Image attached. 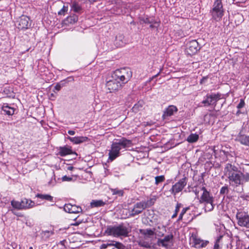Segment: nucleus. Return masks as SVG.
<instances>
[{"instance_id": "c03bdc74", "label": "nucleus", "mask_w": 249, "mask_h": 249, "mask_svg": "<svg viewBox=\"0 0 249 249\" xmlns=\"http://www.w3.org/2000/svg\"><path fill=\"white\" fill-rule=\"evenodd\" d=\"M113 244H111V241H108L107 243H105V244H103L101 246V249H106L108 247H111V246Z\"/></svg>"}, {"instance_id": "b1692460", "label": "nucleus", "mask_w": 249, "mask_h": 249, "mask_svg": "<svg viewBox=\"0 0 249 249\" xmlns=\"http://www.w3.org/2000/svg\"><path fill=\"white\" fill-rule=\"evenodd\" d=\"M155 231L156 229H140V232L146 237H150L154 235Z\"/></svg>"}, {"instance_id": "1a4fd4ad", "label": "nucleus", "mask_w": 249, "mask_h": 249, "mask_svg": "<svg viewBox=\"0 0 249 249\" xmlns=\"http://www.w3.org/2000/svg\"><path fill=\"white\" fill-rule=\"evenodd\" d=\"M126 4L121 0H117L115 5L110 9L111 13L115 15L124 14L126 13Z\"/></svg>"}, {"instance_id": "680f3d73", "label": "nucleus", "mask_w": 249, "mask_h": 249, "mask_svg": "<svg viewBox=\"0 0 249 249\" xmlns=\"http://www.w3.org/2000/svg\"><path fill=\"white\" fill-rule=\"evenodd\" d=\"M55 96H54V95L53 94V93H51L50 95V98L52 99V100H53V98H55Z\"/></svg>"}, {"instance_id": "473e14b6", "label": "nucleus", "mask_w": 249, "mask_h": 249, "mask_svg": "<svg viewBox=\"0 0 249 249\" xmlns=\"http://www.w3.org/2000/svg\"><path fill=\"white\" fill-rule=\"evenodd\" d=\"M11 205L12 207L18 210H23L22 207L21 201L19 202L13 200L11 202Z\"/></svg>"}, {"instance_id": "052dcab7", "label": "nucleus", "mask_w": 249, "mask_h": 249, "mask_svg": "<svg viewBox=\"0 0 249 249\" xmlns=\"http://www.w3.org/2000/svg\"><path fill=\"white\" fill-rule=\"evenodd\" d=\"M73 168H74V167L73 166H69L68 167L67 169H68V170L71 171L73 170Z\"/></svg>"}, {"instance_id": "c85d7f7f", "label": "nucleus", "mask_w": 249, "mask_h": 249, "mask_svg": "<svg viewBox=\"0 0 249 249\" xmlns=\"http://www.w3.org/2000/svg\"><path fill=\"white\" fill-rule=\"evenodd\" d=\"M36 196L42 200H46L50 202H53V197L50 195L37 194L36 195Z\"/></svg>"}, {"instance_id": "f03ea898", "label": "nucleus", "mask_w": 249, "mask_h": 249, "mask_svg": "<svg viewBox=\"0 0 249 249\" xmlns=\"http://www.w3.org/2000/svg\"><path fill=\"white\" fill-rule=\"evenodd\" d=\"M130 231V230L128 227L123 224H121L118 226H108L105 231V233L108 235L113 237H126L128 235Z\"/></svg>"}, {"instance_id": "4c0bfd02", "label": "nucleus", "mask_w": 249, "mask_h": 249, "mask_svg": "<svg viewBox=\"0 0 249 249\" xmlns=\"http://www.w3.org/2000/svg\"><path fill=\"white\" fill-rule=\"evenodd\" d=\"M223 237V236L220 235L218 236L215 240V242L214 243V245L213 246V249H220V246H219V243L220 241L221 240L222 238Z\"/></svg>"}, {"instance_id": "4d7b16f0", "label": "nucleus", "mask_w": 249, "mask_h": 249, "mask_svg": "<svg viewBox=\"0 0 249 249\" xmlns=\"http://www.w3.org/2000/svg\"><path fill=\"white\" fill-rule=\"evenodd\" d=\"M68 133L71 135H74L75 134V131L73 130H69Z\"/></svg>"}, {"instance_id": "e2e57ef3", "label": "nucleus", "mask_w": 249, "mask_h": 249, "mask_svg": "<svg viewBox=\"0 0 249 249\" xmlns=\"http://www.w3.org/2000/svg\"><path fill=\"white\" fill-rule=\"evenodd\" d=\"M177 215H178V213H174L172 216V218H175L176 217H177Z\"/></svg>"}, {"instance_id": "f704fd0d", "label": "nucleus", "mask_w": 249, "mask_h": 249, "mask_svg": "<svg viewBox=\"0 0 249 249\" xmlns=\"http://www.w3.org/2000/svg\"><path fill=\"white\" fill-rule=\"evenodd\" d=\"M138 244L139 246L144 247L145 248H151V245L147 241H145L143 240H139L138 241Z\"/></svg>"}, {"instance_id": "7c9ffc66", "label": "nucleus", "mask_w": 249, "mask_h": 249, "mask_svg": "<svg viewBox=\"0 0 249 249\" xmlns=\"http://www.w3.org/2000/svg\"><path fill=\"white\" fill-rule=\"evenodd\" d=\"M105 205V203L102 200H93L90 202V206L92 208L100 207Z\"/></svg>"}, {"instance_id": "c9c22d12", "label": "nucleus", "mask_w": 249, "mask_h": 249, "mask_svg": "<svg viewBox=\"0 0 249 249\" xmlns=\"http://www.w3.org/2000/svg\"><path fill=\"white\" fill-rule=\"evenodd\" d=\"M78 18L77 16L73 15L68 17L67 18V20L70 24H74L78 21Z\"/></svg>"}, {"instance_id": "6ab92c4d", "label": "nucleus", "mask_w": 249, "mask_h": 249, "mask_svg": "<svg viewBox=\"0 0 249 249\" xmlns=\"http://www.w3.org/2000/svg\"><path fill=\"white\" fill-rule=\"evenodd\" d=\"M178 111L177 107L173 105H171L166 108L162 115L163 119H167L168 117L172 116L175 112Z\"/></svg>"}, {"instance_id": "a19ab883", "label": "nucleus", "mask_w": 249, "mask_h": 249, "mask_svg": "<svg viewBox=\"0 0 249 249\" xmlns=\"http://www.w3.org/2000/svg\"><path fill=\"white\" fill-rule=\"evenodd\" d=\"M142 107V104L141 102H138L137 104H135L132 108L133 111L134 112H137L138 110H140Z\"/></svg>"}, {"instance_id": "f257e3e1", "label": "nucleus", "mask_w": 249, "mask_h": 249, "mask_svg": "<svg viewBox=\"0 0 249 249\" xmlns=\"http://www.w3.org/2000/svg\"><path fill=\"white\" fill-rule=\"evenodd\" d=\"M224 172L232 186L237 187L249 181V173H242L236 166L231 164H226Z\"/></svg>"}, {"instance_id": "4468645a", "label": "nucleus", "mask_w": 249, "mask_h": 249, "mask_svg": "<svg viewBox=\"0 0 249 249\" xmlns=\"http://www.w3.org/2000/svg\"><path fill=\"white\" fill-rule=\"evenodd\" d=\"M121 149H126L130 147L132 145V141L128 140L124 137H122L121 139H117L114 142Z\"/></svg>"}, {"instance_id": "20e7f679", "label": "nucleus", "mask_w": 249, "mask_h": 249, "mask_svg": "<svg viewBox=\"0 0 249 249\" xmlns=\"http://www.w3.org/2000/svg\"><path fill=\"white\" fill-rule=\"evenodd\" d=\"M210 13L212 18L214 20L218 21L221 19L224 15V9L221 0H216L214 1Z\"/></svg>"}, {"instance_id": "69168bd1", "label": "nucleus", "mask_w": 249, "mask_h": 249, "mask_svg": "<svg viewBox=\"0 0 249 249\" xmlns=\"http://www.w3.org/2000/svg\"><path fill=\"white\" fill-rule=\"evenodd\" d=\"M90 3H93V2H95L96 0H88Z\"/></svg>"}, {"instance_id": "c756f323", "label": "nucleus", "mask_w": 249, "mask_h": 249, "mask_svg": "<svg viewBox=\"0 0 249 249\" xmlns=\"http://www.w3.org/2000/svg\"><path fill=\"white\" fill-rule=\"evenodd\" d=\"M233 19L236 25H238L244 21V18L242 14L237 13L233 16Z\"/></svg>"}, {"instance_id": "412c9836", "label": "nucleus", "mask_w": 249, "mask_h": 249, "mask_svg": "<svg viewBox=\"0 0 249 249\" xmlns=\"http://www.w3.org/2000/svg\"><path fill=\"white\" fill-rule=\"evenodd\" d=\"M22 209H28L35 206V203L31 199L23 198L21 200Z\"/></svg>"}, {"instance_id": "de8ad7c7", "label": "nucleus", "mask_w": 249, "mask_h": 249, "mask_svg": "<svg viewBox=\"0 0 249 249\" xmlns=\"http://www.w3.org/2000/svg\"><path fill=\"white\" fill-rule=\"evenodd\" d=\"M62 180L63 181H71L72 180V178L71 177H67V176H64L62 178Z\"/></svg>"}, {"instance_id": "7ed1b4c3", "label": "nucleus", "mask_w": 249, "mask_h": 249, "mask_svg": "<svg viewBox=\"0 0 249 249\" xmlns=\"http://www.w3.org/2000/svg\"><path fill=\"white\" fill-rule=\"evenodd\" d=\"M132 75L131 71L127 68H123L115 71L112 75L111 78L115 81H119L123 87L131 78Z\"/></svg>"}, {"instance_id": "2f4dec72", "label": "nucleus", "mask_w": 249, "mask_h": 249, "mask_svg": "<svg viewBox=\"0 0 249 249\" xmlns=\"http://www.w3.org/2000/svg\"><path fill=\"white\" fill-rule=\"evenodd\" d=\"M199 136L196 133L191 134L187 138V141L190 143H194L197 141Z\"/></svg>"}, {"instance_id": "9d476101", "label": "nucleus", "mask_w": 249, "mask_h": 249, "mask_svg": "<svg viewBox=\"0 0 249 249\" xmlns=\"http://www.w3.org/2000/svg\"><path fill=\"white\" fill-rule=\"evenodd\" d=\"M17 27L19 29L25 30L31 26L30 19L25 15L21 16L17 21Z\"/></svg>"}, {"instance_id": "ea45409f", "label": "nucleus", "mask_w": 249, "mask_h": 249, "mask_svg": "<svg viewBox=\"0 0 249 249\" xmlns=\"http://www.w3.org/2000/svg\"><path fill=\"white\" fill-rule=\"evenodd\" d=\"M165 180V177L163 175L157 176L155 177V184L158 185L159 183L163 182Z\"/></svg>"}, {"instance_id": "2eb2a0df", "label": "nucleus", "mask_w": 249, "mask_h": 249, "mask_svg": "<svg viewBox=\"0 0 249 249\" xmlns=\"http://www.w3.org/2000/svg\"><path fill=\"white\" fill-rule=\"evenodd\" d=\"M121 149L120 147H119L114 142H113L111 146V149L109 151L108 155H109V160L111 161H113L116 158H117L120 155V151Z\"/></svg>"}, {"instance_id": "423d86ee", "label": "nucleus", "mask_w": 249, "mask_h": 249, "mask_svg": "<svg viewBox=\"0 0 249 249\" xmlns=\"http://www.w3.org/2000/svg\"><path fill=\"white\" fill-rule=\"evenodd\" d=\"M221 98V94L220 93H211L207 94L204 100L202 102L205 107L210 106H215L217 102Z\"/></svg>"}, {"instance_id": "6e6d98bb", "label": "nucleus", "mask_w": 249, "mask_h": 249, "mask_svg": "<svg viewBox=\"0 0 249 249\" xmlns=\"http://www.w3.org/2000/svg\"><path fill=\"white\" fill-rule=\"evenodd\" d=\"M207 77H203L201 80H200V84H203V83H204L205 82V81L207 80Z\"/></svg>"}, {"instance_id": "864d4df0", "label": "nucleus", "mask_w": 249, "mask_h": 249, "mask_svg": "<svg viewBox=\"0 0 249 249\" xmlns=\"http://www.w3.org/2000/svg\"><path fill=\"white\" fill-rule=\"evenodd\" d=\"M61 88V86L60 84H56L55 87H54V89L57 90V91H59L60 90Z\"/></svg>"}, {"instance_id": "a211bd4d", "label": "nucleus", "mask_w": 249, "mask_h": 249, "mask_svg": "<svg viewBox=\"0 0 249 249\" xmlns=\"http://www.w3.org/2000/svg\"><path fill=\"white\" fill-rule=\"evenodd\" d=\"M64 210L69 213H78L82 211V208L75 205L66 204L64 206Z\"/></svg>"}, {"instance_id": "37998d69", "label": "nucleus", "mask_w": 249, "mask_h": 249, "mask_svg": "<svg viewBox=\"0 0 249 249\" xmlns=\"http://www.w3.org/2000/svg\"><path fill=\"white\" fill-rule=\"evenodd\" d=\"M140 21L141 23L142 22L146 24L153 23V21L150 20V19L148 18H141L140 19Z\"/></svg>"}, {"instance_id": "f8f14e48", "label": "nucleus", "mask_w": 249, "mask_h": 249, "mask_svg": "<svg viewBox=\"0 0 249 249\" xmlns=\"http://www.w3.org/2000/svg\"><path fill=\"white\" fill-rule=\"evenodd\" d=\"M106 86L109 92H115L122 88L119 81H115L112 78L111 79L107 82Z\"/></svg>"}, {"instance_id": "dca6fc26", "label": "nucleus", "mask_w": 249, "mask_h": 249, "mask_svg": "<svg viewBox=\"0 0 249 249\" xmlns=\"http://www.w3.org/2000/svg\"><path fill=\"white\" fill-rule=\"evenodd\" d=\"M173 235L171 234L166 235L163 239H159L157 241V245L166 249L169 248V244L172 243Z\"/></svg>"}, {"instance_id": "a18cd8bd", "label": "nucleus", "mask_w": 249, "mask_h": 249, "mask_svg": "<svg viewBox=\"0 0 249 249\" xmlns=\"http://www.w3.org/2000/svg\"><path fill=\"white\" fill-rule=\"evenodd\" d=\"M68 10V7L63 6V8L58 12V14L59 15H64L65 12Z\"/></svg>"}, {"instance_id": "603ef678", "label": "nucleus", "mask_w": 249, "mask_h": 249, "mask_svg": "<svg viewBox=\"0 0 249 249\" xmlns=\"http://www.w3.org/2000/svg\"><path fill=\"white\" fill-rule=\"evenodd\" d=\"M247 0H233V2L235 3H244Z\"/></svg>"}, {"instance_id": "f3484780", "label": "nucleus", "mask_w": 249, "mask_h": 249, "mask_svg": "<svg viewBox=\"0 0 249 249\" xmlns=\"http://www.w3.org/2000/svg\"><path fill=\"white\" fill-rule=\"evenodd\" d=\"M201 190L203 191V193L199 199L200 203L202 204L204 202H209L214 199L213 196L210 194V192L207 190L205 187H202L201 188Z\"/></svg>"}, {"instance_id": "ddd939ff", "label": "nucleus", "mask_w": 249, "mask_h": 249, "mask_svg": "<svg viewBox=\"0 0 249 249\" xmlns=\"http://www.w3.org/2000/svg\"><path fill=\"white\" fill-rule=\"evenodd\" d=\"M236 218L238 224L241 227L249 229V215L246 213H237Z\"/></svg>"}, {"instance_id": "0e129e2a", "label": "nucleus", "mask_w": 249, "mask_h": 249, "mask_svg": "<svg viewBox=\"0 0 249 249\" xmlns=\"http://www.w3.org/2000/svg\"><path fill=\"white\" fill-rule=\"evenodd\" d=\"M65 242V240H63V241H61L60 242V244L62 245V246H64V243Z\"/></svg>"}, {"instance_id": "5fc2aeb1", "label": "nucleus", "mask_w": 249, "mask_h": 249, "mask_svg": "<svg viewBox=\"0 0 249 249\" xmlns=\"http://www.w3.org/2000/svg\"><path fill=\"white\" fill-rule=\"evenodd\" d=\"M55 179L52 178L51 180L49 182V184L50 185H53L55 183Z\"/></svg>"}, {"instance_id": "4be33fe9", "label": "nucleus", "mask_w": 249, "mask_h": 249, "mask_svg": "<svg viewBox=\"0 0 249 249\" xmlns=\"http://www.w3.org/2000/svg\"><path fill=\"white\" fill-rule=\"evenodd\" d=\"M67 139L74 144H79L88 141V138L87 137L80 136L71 137L68 136Z\"/></svg>"}, {"instance_id": "9b49d317", "label": "nucleus", "mask_w": 249, "mask_h": 249, "mask_svg": "<svg viewBox=\"0 0 249 249\" xmlns=\"http://www.w3.org/2000/svg\"><path fill=\"white\" fill-rule=\"evenodd\" d=\"M192 247L196 249H202L205 248L209 243L208 240H204L198 237L196 235H192Z\"/></svg>"}, {"instance_id": "13d9d810", "label": "nucleus", "mask_w": 249, "mask_h": 249, "mask_svg": "<svg viewBox=\"0 0 249 249\" xmlns=\"http://www.w3.org/2000/svg\"><path fill=\"white\" fill-rule=\"evenodd\" d=\"M183 215L180 214L179 216H178V221H181L182 220V218H183Z\"/></svg>"}, {"instance_id": "39448f33", "label": "nucleus", "mask_w": 249, "mask_h": 249, "mask_svg": "<svg viewBox=\"0 0 249 249\" xmlns=\"http://www.w3.org/2000/svg\"><path fill=\"white\" fill-rule=\"evenodd\" d=\"M187 183V178L186 177L183 178L173 185L169 192L175 197L177 194L183 190Z\"/></svg>"}, {"instance_id": "8fccbe9b", "label": "nucleus", "mask_w": 249, "mask_h": 249, "mask_svg": "<svg viewBox=\"0 0 249 249\" xmlns=\"http://www.w3.org/2000/svg\"><path fill=\"white\" fill-rule=\"evenodd\" d=\"M11 211L14 214H15L18 217H23V215L21 213H17L16 212H15V211L12 210H11Z\"/></svg>"}, {"instance_id": "bf43d9fd", "label": "nucleus", "mask_w": 249, "mask_h": 249, "mask_svg": "<svg viewBox=\"0 0 249 249\" xmlns=\"http://www.w3.org/2000/svg\"><path fill=\"white\" fill-rule=\"evenodd\" d=\"M11 245H12V248H13V249H15V248H17V245L16 243H12V244H11Z\"/></svg>"}, {"instance_id": "09e8293b", "label": "nucleus", "mask_w": 249, "mask_h": 249, "mask_svg": "<svg viewBox=\"0 0 249 249\" xmlns=\"http://www.w3.org/2000/svg\"><path fill=\"white\" fill-rule=\"evenodd\" d=\"M181 206H182V204H181L180 203H177L176 206L175 210V213H178V212H179V209Z\"/></svg>"}, {"instance_id": "3c124183", "label": "nucleus", "mask_w": 249, "mask_h": 249, "mask_svg": "<svg viewBox=\"0 0 249 249\" xmlns=\"http://www.w3.org/2000/svg\"><path fill=\"white\" fill-rule=\"evenodd\" d=\"M189 209L190 208L189 207L183 208L180 214L183 215L186 213L187 211H188Z\"/></svg>"}, {"instance_id": "393cba45", "label": "nucleus", "mask_w": 249, "mask_h": 249, "mask_svg": "<svg viewBox=\"0 0 249 249\" xmlns=\"http://www.w3.org/2000/svg\"><path fill=\"white\" fill-rule=\"evenodd\" d=\"M237 141L242 144L249 146V136L245 135H240L237 137Z\"/></svg>"}, {"instance_id": "774afa93", "label": "nucleus", "mask_w": 249, "mask_h": 249, "mask_svg": "<svg viewBox=\"0 0 249 249\" xmlns=\"http://www.w3.org/2000/svg\"><path fill=\"white\" fill-rule=\"evenodd\" d=\"M195 194L196 195H198L199 191H197L196 190L195 191Z\"/></svg>"}, {"instance_id": "e433bc0d", "label": "nucleus", "mask_w": 249, "mask_h": 249, "mask_svg": "<svg viewBox=\"0 0 249 249\" xmlns=\"http://www.w3.org/2000/svg\"><path fill=\"white\" fill-rule=\"evenodd\" d=\"M111 243L113 244L111 246H114L117 249H124V246L119 242L111 241Z\"/></svg>"}, {"instance_id": "79ce46f5", "label": "nucleus", "mask_w": 249, "mask_h": 249, "mask_svg": "<svg viewBox=\"0 0 249 249\" xmlns=\"http://www.w3.org/2000/svg\"><path fill=\"white\" fill-rule=\"evenodd\" d=\"M229 192L228 187L227 185L223 186L220 190V194L225 195L227 194Z\"/></svg>"}, {"instance_id": "bb28decb", "label": "nucleus", "mask_w": 249, "mask_h": 249, "mask_svg": "<svg viewBox=\"0 0 249 249\" xmlns=\"http://www.w3.org/2000/svg\"><path fill=\"white\" fill-rule=\"evenodd\" d=\"M157 235L159 237H162L166 231V227L163 225H159L156 229L155 231Z\"/></svg>"}, {"instance_id": "cd10ccee", "label": "nucleus", "mask_w": 249, "mask_h": 249, "mask_svg": "<svg viewBox=\"0 0 249 249\" xmlns=\"http://www.w3.org/2000/svg\"><path fill=\"white\" fill-rule=\"evenodd\" d=\"M214 199L210 201L203 203L204 204V210L205 212H211L214 208Z\"/></svg>"}, {"instance_id": "a878e982", "label": "nucleus", "mask_w": 249, "mask_h": 249, "mask_svg": "<svg viewBox=\"0 0 249 249\" xmlns=\"http://www.w3.org/2000/svg\"><path fill=\"white\" fill-rule=\"evenodd\" d=\"M2 110L8 115H12L14 113V109L10 107L7 104H4L2 106Z\"/></svg>"}, {"instance_id": "72a5a7b5", "label": "nucleus", "mask_w": 249, "mask_h": 249, "mask_svg": "<svg viewBox=\"0 0 249 249\" xmlns=\"http://www.w3.org/2000/svg\"><path fill=\"white\" fill-rule=\"evenodd\" d=\"M71 8L76 13H79L82 10L81 6L75 1L73 2L72 3Z\"/></svg>"}, {"instance_id": "49530a36", "label": "nucleus", "mask_w": 249, "mask_h": 249, "mask_svg": "<svg viewBox=\"0 0 249 249\" xmlns=\"http://www.w3.org/2000/svg\"><path fill=\"white\" fill-rule=\"evenodd\" d=\"M245 102L243 99H241L240 100L239 103L238 104L237 107L239 109L245 106Z\"/></svg>"}, {"instance_id": "5701e85b", "label": "nucleus", "mask_w": 249, "mask_h": 249, "mask_svg": "<svg viewBox=\"0 0 249 249\" xmlns=\"http://www.w3.org/2000/svg\"><path fill=\"white\" fill-rule=\"evenodd\" d=\"M72 153V149L71 147L68 146L60 147L59 150V154L64 157L67 155H70Z\"/></svg>"}, {"instance_id": "0eeeda50", "label": "nucleus", "mask_w": 249, "mask_h": 249, "mask_svg": "<svg viewBox=\"0 0 249 249\" xmlns=\"http://www.w3.org/2000/svg\"><path fill=\"white\" fill-rule=\"evenodd\" d=\"M151 200L137 203L130 211V215L134 216L141 213L144 209L149 206Z\"/></svg>"}, {"instance_id": "58836bf2", "label": "nucleus", "mask_w": 249, "mask_h": 249, "mask_svg": "<svg viewBox=\"0 0 249 249\" xmlns=\"http://www.w3.org/2000/svg\"><path fill=\"white\" fill-rule=\"evenodd\" d=\"M111 192L113 195H117L119 196H122L124 194V192L122 190H119L117 188L111 189Z\"/></svg>"}, {"instance_id": "aec40b11", "label": "nucleus", "mask_w": 249, "mask_h": 249, "mask_svg": "<svg viewBox=\"0 0 249 249\" xmlns=\"http://www.w3.org/2000/svg\"><path fill=\"white\" fill-rule=\"evenodd\" d=\"M114 43L117 47L124 46L126 44V40L124 35L122 34L118 35L116 37Z\"/></svg>"}, {"instance_id": "6e6552de", "label": "nucleus", "mask_w": 249, "mask_h": 249, "mask_svg": "<svg viewBox=\"0 0 249 249\" xmlns=\"http://www.w3.org/2000/svg\"><path fill=\"white\" fill-rule=\"evenodd\" d=\"M200 49L198 43L196 40H192L187 42L185 52L188 55L196 54Z\"/></svg>"}, {"instance_id": "338daca9", "label": "nucleus", "mask_w": 249, "mask_h": 249, "mask_svg": "<svg viewBox=\"0 0 249 249\" xmlns=\"http://www.w3.org/2000/svg\"><path fill=\"white\" fill-rule=\"evenodd\" d=\"M150 24H150V27L151 28H154L155 27V26H154L153 24H151V23H150Z\"/></svg>"}]
</instances>
